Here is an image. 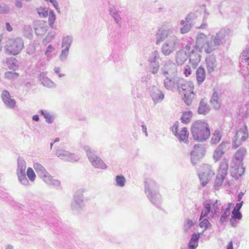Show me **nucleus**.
Wrapping results in <instances>:
<instances>
[{"label": "nucleus", "mask_w": 249, "mask_h": 249, "mask_svg": "<svg viewBox=\"0 0 249 249\" xmlns=\"http://www.w3.org/2000/svg\"><path fill=\"white\" fill-rule=\"evenodd\" d=\"M205 147L202 144H195L194 150L191 152V161L193 165L196 164L197 161L205 154Z\"/></svg>", "instance_id": "14"}, {"label": "nucleus", "mask_w": 249, "mask_h": 249, "mask_svg": "<svg viewBox=\"0 0 249 249\" xmlns=\"http://www.w3.org/2000/svg\"><path fill=\"white\" fill-rule=\"evenodd\" d=\"M222 137L221 132L218 130H216L213 133L211 138V143L212 144H216L218 143Z\"/></svg>", "instance_id": "40"}, {"label": "nucleus", "mask_w": 249, "mask_h": 249, "mask_svg": "<svg viewBox=\"0 0 249 249\" xmlns=\"http://www.w3.org/2000/svg\"><path fill=\"white\" fill-rule=\"evenodd\" d=\"M54 73L57 74L59 77L61 78L65 76L64 73L61 72V69L59 67H55L53 69Z\"/></svg>", "instance_id": "58"}, {"label": "nucleus", "mask_w": 249, "mask_h": 249, "mask_svg": "<svg viewBox=\"0 0 249 249\" xmlns=\"http://www.w3.org/2000/svg\"><path fill=\"white\" fill-rule=\"evenodd\" d=\"M125 182L126 179L124 176L118 175L116 177V186L120 187H123L124 186Z\"/></svg>", "instance_id": "47"}, {"label": "nucleus", "mask_w": 249, "mask_h": 249, "mask_svg": "<svg viewBox=\"0 0 249 249\" xmlns=\"http://www.w3.org/2000/svg\"><path fill=\"white\" fill-rule=\"evenodd\" d=\"M188 58V54L183 51H180L177 52L176 62L178 65H181Z\"/></svg>", "instance_id": "35"}, {"label": "nucleus", "mask_w": 249, "mask_h": 249, "mask_svg": "<svg viewBox=\"0 0 249 249\" xmlns=\"http://www.w3.org/2000/svg\"><path fill=\"white\" fill-rule=\"evenodd\" d=\"M206 66L207 71L211 74L214 71L217 67L218 63L215 57L213 55H209L205 59Z\"/></svg>", "instance_id": "23"}, {"label": "nucleus", "mask_w": 249, "mask_h": 249, "mask_svg": "<svg viewBox=\"0 0 249 249\" xmlns=\"http://www.w3.org/2000/svg\"><path fill=\"white\" fill-rule=\"evenodd\" d=\"M193 113L191 111H187L183 112L181 117V122L184 124L190 123Z\"/></svg>", "instance_id": "42"}, {"label": "nucleus", "mask_w": 249, "mask_h": 249, "mask_svg": "<svg viewBox=\"0 0 249 249\" xmlns=\"http://www.w3.org/2000/svg\"><path fill=\"white\" fill-rule=\"evenodd\" d=\"M201 228H204L203 231H206L209 226H211V224L207 219H204L202 220L199 224Z\"/></svg>", "instance_id": "55"}, {"label": "nucleus", "mask_w": 249, "mask_h": 249, "mask_svg": "<svg viewBox=\"0 0 249 249\" xmlns=\"http://www.w3.org/2000/svg\"><path fill=\"white\" fill-rule=\"evenodd\" d=\"M2 100L7 107L9 108H13L15 107L16 102L15 99H12L10 94L7 90H4L1 93Z\"/></svg>", "instance_id": "22"}, {"label": "nucleus", "mask_w": 249, "mask_h": 249, "mask_svg": "<svg viewBox=\"0 0 249 249\" xmlns=\"http://www.w3.org/2000/svg\"><path fill=\"white\" fill-rule=\"evenodd\" d=\"M184 74L186 76H189L191 74V68L189 66H186V68L184 70Z\"/></svg>", "instance_id": "63"}, {"label": "nucleus", "mask_w": 249, "mask_h": 249, "mask_svg": "<svg viewBox=\"0 0 249 249\" xmlns=\"http://www.w3.org/2000/svg\"><path fill=\"white\" fill-rule=\"evenodd\" d=\"M247 153V150L245 147H241L236 151L232 158V160L233 162H237L238 164H243V160Z\"/></svg>", "instance_id": "24"}, {"label": "nucleus", "mask_w": 249, "mask_h": 249, "mask_svg": "<svg viewBox=\"0 0 249 249\" xmlns=\"http://www.w3.org/2000/svg\"><path fill=\"white\" fill-rule=\"evenodd\" d=\"M249 138L248 128L246 125L238 130L234 136L232 146L234 148L238 147L242 143Z\"/></svg>", "instance_id": "12"}, {"label": "nucleus", "mask_w": 249, "mask_h": 249, "mask_svg": "<svg viewBox=\"0 0 249 249\" xmlns=\"http://www.w3.org/2000/svg\"><path fill=\"white\" fill-rule=\"evenodd\" d=\"M73 41L72 36H67L62 38L61 48L70 50Z\"/></svg>", "instance_id": "36"}, {"label": "nucleus", "mask_w": 249, "mask_h": 249, "mask_svg": "<svg viewBox=\"0 0 249 249\" xmlns=\"http://www.w3.org/2000/svg\"><path fill=\"white\" fill-rule=\"evenodd\" d=\"M37 12L40 18H46L48 15V11L44 8L40 7L37 9Z\"/></svg>", "instance_id": "54"}, {"label": "nucleus", "mask_w": 249, "mask_h": 249, "mask_svg": "<svg viewBox=\"0 0 249 249\" xmlns=\"http://www.w3.org/2000/svg\"><path fill=\"white\" fill-rule=\"evenodd\" d=\"M228 160L226 159H224L220 163L218 174L226 176L228 173Z\"/></svg>", "instance_id": "34"}, {"label": "nucleus", "mask_w": 249, "mask_h": 249, "mask_svg": "<svg viewBox=\"0 0 249 249\" xmlns=\"http://www.w3.org/2000/svg\"><path fill=\"white\" fill-rule=\"evenodd\" d=\"M203 209L202 210L199 217V220L204 217H207L209 214L212 218L218 216L223 210V207L218 200H207L203 203Z\"/></svg>", "instance_id": "6"}, {"label": "nucleus", "mask_w": 249, "mask_h": 249, "mask_svg": "<svg viewBox=\"0 0 249 249\" xmlns=\"http://www.w3.org/2000/svg\"><path fill=\"white\" fill-rule=\"evenodd\" d=\"M228 33L226 29H222L214 35L206 36L203 33L198 34L196 45L188 54L190 63L195 69L199 63L201 56L199 53L204 51L210 53L218 49L219 47L225 42Z\"/></svg>", "instance_id": "1"}, {"label": "nucleus", "mask_w": 249, "mask_h": 249, "mask_svg": "<svg viewBox=\"0 0 249 249\" xmlns=\"http://www.w3.org/2000/svg\"><path fill=\"white\" fill-rule=\"evenodd\" d=\"M229 143L227 142H223L214 150L213 154L214 160L217 161L219 160L224 153L228 150Z\"/></svg>", "instance_id": "20"}, {"label": "nucleus", "mask_w": 249, "mask_h": 249, "mask_svg": "<svg viewBox=\"0 0 249 249\" xmlns=\"http://www.w3.org/2000/svg\"><path fill=\"white\" fill-rule=\"evenodd\" d=\"M200 14V11H196V13H191L188 14L185 18V20L187 22L191 23L197 18L199 15Z\"/></svg>", "instance_id": "45"}, {"label": "nucleus", "mask_w": 249, "mask_h": 249, "mask_svg": "<svg viewBox=\"0 0 249 249\" xmlns=\"http://www.w3.org/2000/svg\"><path fill=\"white\" fill-rule=\"evenodd\" d=\"M164 87L168 90L175 91L177 90L180 77H175L174 75L164 76Z\"/></svg>", "instance_id": "15"}, {"label": "nucleus", "mask_w": 249, "mask_h": 249, "mask_svg": "<svg viewBox=\"0 0 249 249\" xmlns=\"http://www.w3.org/2000/svg\"><path fill=\"white\" fill-rule=\"evenodd\" d=\"M55 36V33L54 32H50L48 33L47 36L44 39V41L46 42H50Z\"/></svg>", "instance_id": "57"}, {"label": "nucleus", "mask_w": 249, "mask_h": 249, "mask_svg": "<svg viewBox=\"0 0 249 249\" xmlns=\"http://www.w3.org/2000/svg\"><path fill=\"white\" fill-rule=\"evenodd\" d=\"M245 168L243 167V164H238L237 162L231 161V174L232 177L238 178L244 173Z\"/></svg>", "instance_id": "19"}, {"label": "nucleus", "mask_w": 249, "mask_h": 249, "mask_svg": "<svg viewBox=\"0 0 249 249\" xmlns=\"http://www.w3.org/2000/svg\"><path fill=\"white\" fill-rule=\"evenodd\" d=\"M175 136L180 142L186 143L188 140L189 132L187 131V128L183 127Z\"/></svg>", "instance_id": "29"}, {"label": "nucleus", "mask_w": 249, "mask_h": 249, "mask_svg": "<svg viewBox=\"0 0 249 249\" xmlns=\"http://www.w3.org/2000/svg\"><path fill=\"white\" fill-rule=\"evenodd\" d=\"M231 205H232L231 203H228L227 207L225 209L222 214L229 217L230 215V210H231Z\"/></svg>", "instance_id": "59"}, {"label": "nucleus", "mask_w": 249, "mask_h": 249, "mask_svg": "<svg viewBox=\"0 0 249 249\" xmlns=\"http://www.w3.org/2000/svg\"><path fill=\"white\" fill-rule=\"evenodd\" d=\"M53 50V47L52 45H49L46 48L45 54L46 55H49Z\"/></svg>", "instance_id": "61"}, {"label": "nucleus", "mask_w": 249, "mask_h": 249, "mask_svg": "<svg viewBox=\"0 0 249 249\" xmlns=\"http://www.w3.org/2000/svg\"><path fill=\"white\" fill-rule=\"evenodd\" d=\"M155 36L156 45L165 40L161 47V52L166 56L169 55L179 47L180 39L176 35L174 28L170 24H164L158 27Z\"/></svg>", "instance_id": "2"}, {"label": "nucleus", "mask_w": 249, "mask_h": 249, "mask_svg": "<svg viewBox=\"0 0 249 249\" xmlns=\"http://www.w3.org/2000/svg\"><path fill=\"white\" fill-rule=\"evenodd\" d=\"M19 183L24 186L29 185V181L26 177V173L17 175Z\"/></svg>", "instance_id": "41"}, {"label": "nucleus", "mask_w": 249, "mask_h": 249, "mask_svg": "<svg viewBox=\"0 0 249 249\" xmlns=\"http://www.w3.org/2000/svg\"><path fill=\"white\" fill-rule=\"evenodd\" d=\"M149 72L153 74H157L160 69V63L148 62Z\"/></svg>", "instance_id": "43"}, {"label": "nucleus", "mask_w": 249, "mask_h": 249, "mask_svg": "<svg viewBox=\"0 0 249 249\" xmlns=\"http://www.w3.org/2000/svg\"><path fill=\"white\" fill-rule=\"evenodd\" d=\"M4 62L6 64V66L10 70L16 71L18 68V61L16 58H7Z\"/></svg>", "instance_id": "33"}, {"label": "nucleus", "mask_w": 249, "mask_h": 249, "mask_svg": "<svg viewBox=\"0 0 249 249\" xmlns=\"http://www.w3.org/2000/svg\"><path fill=\"white\" fill-rule=\"evenodd\" d=\"M191 133L194 139L197 142H204L210 135V130L208 124L202 121H197L192 125Z\"/></svg>", "instance_id": "5"}, {"label": "nucleus", "mask_w": 249, "mask_h": 249, "mask_svg": "<svg viewBox=\"0 0 249 249\" xmlns=\"http://www.w3.org/2000/svg\"><path fill=\"white\" fill-rule=\"evenodd\" d=\"M210 103L213 107L216 109H218L220 107L218 93L215 91H214L213 93Z\"/></svg>", "instance_id": "38"}, {"label": "nucleus", "mask_w": 249, "mask_h": 249, "mask_svg": "<svg viewBox=\"0 0 249 249\" xmlns=\"http://www.w3.org/2000/svg\"><path fill=\"white\" fill-rule=\"evenodd\" d=\"M240 72L246 78L249 73V46L244 51L240 60Z\"/></svg>", "instance_id": "13"}, {"label": "nucleus", "mask_w": 249, "mask_h": 249, "mask_svg": "<svg viewBox=\"0 0 249 249\" xmlns=\"http://www.w3.org/2000/svg\"><path fill=\"white\" fill-rule=\"evenodd\" d=\"M61 53L59 56L60 60L62 62H65L68 57L69 53V50L67 49L62 48Z\"/></svg>", "instance_id": "50"}, {"label": "nucleus", "mask_w": 249, "mask_h": 249, "mask_svg": "<svg viewBox=\"0 0 249 249\" xmlns=\"http://www.w3.org/2000/svg\"><path fill=\"white\" fill-rule=\"evenodd\" d=\"M10 11V7L5 3H0V14H7Z\"/></svg>", "instance_id": "53"}, {"label": "nucleus", "mask_w": 249, "mask_h": 249, "mask_svg": "<svg viewBox=\"0 0 249 249\" xmlns=\"http://www.w3.org/2000/svg\"><path fill=\"white\" fill-rule=\"evenodd\" d=\"M160 71L163 76L175 75L177 71V67L175 63L168 60L164 62Z\"/></svg>", "instance_id": "16"}, {"label": "nucleus", "mask_w": 249, "mask_h": 249, "mask_svg": "<svg viewBox=\"0 0 249 249\" xmlns=\"http://www.w3.org/2000/svg\"><path fill=\"white\" fill-rule=\"evenodd\" d=\"M231 217H232V219H237L238 220H240L242 219V214L240 211L232 210Z\"/></svg>", "instance_id": "56"}, {"label": "nucleus", "mask_w": 249, "mask_h": 249, "mask_svg": "<svg viewBox=\"0 0 249 249\" xmlns=\"http://www.w3.org/2000/svg\"><path fill=\"white\" fill-rule=\"evenodd\" d=\"M85 190L79 189L76 191L71 202V210L74 213H80L85 206L83 193Z\"/></svg>", "instance_id": "9"}, {"label": "nucleus", "mask_w": 249, "mask_h": 249, "mask_svg": "<svg viewBox=\"0 0 249 249\" xmlns=\"http://www.w3.org/2000/svg\"><path fill=\"white\" fill-rule=\"evenodd\" d=\"M109 13L111 17L114 19L116 23L119 26H121L122 23V18L121 12L118 11L115 8H110Z\"/></svg>", "instance_id": "30"}, {"label": "nucleus", "mask_w": 249, "mask_h": 249, "mask_svg": "<svg viewBox=\"0 0 249 249\" xmlns=\"http://www.w3.org/2000/svg\"><path fill=\"white\" fill-rule=\"evenodd\" d=\"M34 168L37 175L47 184L56 187L60 185V182L53 178L41 164L37 162L34 163Z\"/></svg>", "instance_id": "8"}, {"label": "nucleus", "mask_w": 249, "mask_h": 249, "mask_svg": "<svg viewBox=\"0 0 249 249\" xmlns=\"http://www.w3.org/2000/svg\"><path fill=\"white\" fill-rule=\"evenodd\" d=\"M229 217L224 215L222 214L220 219L219 222L220 224L223 225L226 222H227V220L228 219Z\"/></svg>", "instance_id": "62"}, {"label": "nucleus", "mask_w": 249, "mask_h": 249, "mask_svg": "<svg viewBox=\"0 0 249 249\" xmlns=\"http://www.w3.org/2000/svg\"><path fill=\"white\" fill-rule=\"evenodd\" d=\"M83 148L91 164L95 168L106 170L107 166L101 158L96 154V151L89 146L85 145Z\"/></svg>", "instance_id": "7"}, {"label": "nucleus", "mask_w": 249, "mask_h": 249, "mask_svg": "<svg viewBox=\"0 0 249 249\" xmlns=\"http://www.w3.org/2000/svg\"><path fill=\"white\" fill-rule=\"evenodd\" d=\"M196 74L198 84L199 85L201 84L206 78V71L205 69L201 66L199 67L196 71Z\"/></svg>", "instance_id": "26"}, {"label": "nucleus", "mask_w": 249, "mask_h": 249, "mask_svg": "<svg viewBox=\"0 0 249 249\" xmlns=\"http://www.w3.org/2000/svg\"><path fill=\"white\" fill-rule=\"evenodd\" d=\"M194 89V84L192 81L180 78L177 90L182 96V99L187 106L192 104L193 99L195 96L193 91Z\"/></svg>", "instance_id": "4"}, {"label": "nucleus", "mask_w": 249, "mask_h": 249, "mask_svg": "<svg viewBox=\"0 0 249 249\" xmlns=\"http://www.w3.org/2000/svg\"><path fill=\"white\" fill-rule=\"evenodd\" d=\"M210 107L206 101L204 99H201L198 107V113L199 114L206 115L209 113Z\"/></svg>", "instance_id": "27"}, {"label": "nucleus", "mask_w": 249, "mask_h": 249, "mask_svg": "<svg viewBox=\"0 0 249 249\" xmlns=\"http://www.w3.org/2000/svg\"><path fill=\"white\" fill-rule=\"evenodd\" d=\"M195 223L189 219H187L184 222V230L186 232L189 231V230L195 225Z\"/></svg>", "instance_id": "52"}, {"label": "nucleus", "mask_w": 249, "mask_h": 249, "mask_svg": "<svg viewBox=\"0 0 249 249\" xmlns=\"http://www.w3.org/2000/svg\"><path fill=\"white\" fill-rule=\"evenodd\" d=\"M34 28L37 36H42L48 30V24L47 22L43 20H37L34 22Z\"/></svg>", "instance_id": "21"}, {"label": "nucleus", "mask_w": 249, "mask_h": 249, "mask_svg": "<svg viewBox=\"0 0 249 249\" xmlns=\"http://www.w3.org/2000/svg\"><path fill=\"white\" fill-rule=\"evenodd\" d=\"M26 163L24 160L21 157L18 159V167L16 171V174L26 173Z\"/></svg>", "instance_id": "31"}, {"label": "nucleus", "mask_w": 249, "mask_h": 249, "mask_svg": "<svg viewBox=\"0 0 249 249\" xmlns=\"http://www.w3.org/2000/svg\"><path fill=\"white\" fill-rule=\"evenodd\" d=\"M39 79L41 82L42 85L48 88H53L55 87L54 83L46 75L45 72H42L39 76Z\"/></svg>", "instance_id": "25"}, {"label": "nucleus", "mask_w": 249, "mask_h": 249, "mask_svg": "<svg viewBox=\"0 0 249 249\" xmlns=\"http://www.w3.org/2000/svg\"><path fill=\"white\" fill-rule=\"evenodd\" d=\"M180 24L183 26L180 28V33L182 34L188 33L191 28V23L187 22L186 20H181Z\"/></svg>", "instance_id": "44"}, {"label": "nucleus", "mask_w": 249, "mask_h": 249, "mask_svg": "<svg viewBox=\"0 0 249 249\" xmlns=\"http://www.w3.org/2000/svg\"><path fill=\"white\" fill-rule=\"evenodd\" d=\"M178 122L176 121L172 127V131L175 135L178 132Z\"/></svg>", "instance_id": "60"}, {"label": "nucleus", "mask_w": 249, "mask_h": 249, "mask_svg": "<svg viewBox=\"0 0 249 249\" xmlns=\"http://www.w3.org/2000/svg\"><path fill=\"white\" fill-rule=\"evenodd\" d=\"M238 115L242 118H247L249 115V102L242 105L239 109Z\"/></svg>", "instance_id": "32"}, {"label": "nucleus", "mask_w": 249, "mask_h": 249, "mask_svg": "<svg viewBox=\"0 0 249 249\" xmlns=\"http://www.w3.org/2000/svg\"><path fill=\"white\" fill-rule=\"evenodd\" d=\"M230 222V225L232 227H236L237 224L238 223V219H232V217L231 218Z\"/></svg>", "instance_id": "64"}, {"label": "nucleus", "mask_w": 249, "mask_h": 249, "mask_svg": "<svg viewBox=\"0 0 249 249\" xmlns=\"http://www.w3.org/2000/svg\"><path fill=\"white\" fill-rule=\"evenodd\" d=\"M159 60H160V53L155 50L149 54L147 61L148 62L160 63Z\"/></svg>", "instance_id": "39"}, {"label": "nucleus", "mask_w": 249, "mask_h": 249, "mask_svg": "<svg viewBox=\"0 0 249 249\" xmlns=\"http://www.w3.org/2000/svg\"><path fill=\"white\" fill-rule=\"evenodd\" d=\"M149 94L154 104L161 102L164 99L163 92L156 86H152L149 88Z\"/></svg>", "instance_id": "18"}, {"label": "nucleus", "mask_w": 249, "mask_h": 249, "mask_svg": "<svg viewBox=\"0 0 249 249\" xmlns=\"http://www.w3.org/2000/svg\"><path fill=\"white\" fill-rule=\"evenodd\" d=\"M55 154L60 159L66 161L74 162L77 161L80 159L78 156L63 149L57 150Z\"/></svg>", "instance_id": "17"}, {"label": "nucleus", "mask_w": 249, "mask_h": 249, "mask_svg": "<svg viewBox=\"0 0 249 249\" xmlns=\"http://www.w3.org/2000/svg\"><path fill=\"white\" fill-rule=\"evenodd\" d=\"M40 114L43 116L45 118L46 122L48 124L53 123L54 117L52 113L46 110L40 109L39 111Z\"/></svg>", "instance_id": "37"}, {"label": "nucleus", "mask_w": 249, "mask_h": 249, "mask_svg": "<svg viewBox=\"0 0 249 249\" xmlns=\"http://www.w3.org/2000/svg\"><path fill=\"white\" fill-rule=\"evenodd\" d=\"M23 48V41L20 37L10 39L5 46L6 53L13 55L19 54Z\"/></svg>", "instance_id": "10"}, {"label": "nucleus", "mask_w": 249, "mask_h": 249, "mask_svg": "<svg viewBox=\"0 0 249 249\" xmlns=\"http://www.w3.org/2000/svg\"><path fill=\"white\" fill-rule=\"evenodd\" d=\"M144 188L145 193L148 200L154 206L160 209L162 203V197L156 182L151 179H146Z\"/></svg>", "instance_id": "3"}, {"label": "nucleus", "mask_w": 249, "mask_h": 249, "mask_svg": "<svg viewBox=\"0 0 249 249\" xmlns=\"http://www.w3.org/2000/svg\"><path fill=\"white\" fill-rule=\"evenodd\" d=\"M48 22L50 26L52 28H53V24L56 18L54 12L53 10H51L48 14Z\"/></svg>", "instance_id": "51"}, {"label": "nucleus", "mask_w": 249, "mask_h": 249, "mask_svg": "<svg viewBox=\"0 0 249 249\" xmlns=\"http://www.w3.org/2000/svg\"><path fill=\"white\" fill-rule=\"evenodd\" d=\"M26 175L30 181L34 182L35 180L36 175L32 168H28Z\"/></svg>", "instance_id": "49"}, {"label": "nucleus", "mask_w": 249, "mask_h": 249, "mask_svg": "<svg viewBox=\"0 0 249 249\" xmlns=\"http://www.w3.org/2000/svg\"><path fill=\"white\" fill-rule=\"evenodd\" d=\"M245 79V81L243 85V91L245 94L249 96V73L247 75L246 78L243 75Z\"/></svg>", "instance_id": "48"}, {"label": "nucleus", "mask_w": 249, "mask_h": 249, "mask_svg": "<svg viewBox=\"0 0 249 249\" xmlns=\"http://www.w3.org/2000/svg\"><path fill=\"white\" fill-rule=\"evenodd\" d=\"M200 234L194 233L188 243V249H196L198 246Z\"/></svg>", "instance_id": "28"}, {"label": "nucleus", "mask_w": 249, "mask_h": 249, "mask_svg": "<svg viewBox=\"0 0 249 249\" xmlns=\"http://www.w3.org/2000/svg\"><path fill=\"white\" fill-rule=\"evenodd\" d=\"M225 177L226 176H225L217 174L214 182V187L215 189L218 190L219 187L222 185Z\"/></svg>", "instance_id": "46"}, {"label": "nucleus", "mask_w": 249, "mask_h": 249, "mask_svg": "<svg viewBox=\"0 0 249 249\" xmlns=\"http://www.w3.org/2000/svg\"><path fill=\"white\" fill-rule=\"evenodd\" d=\"M213 175L214 173L211 170L210 165L204 164L201 166L198 177L202 187L207 185Z\"/></svg>", "instance_id": "11"}]
</instances>
